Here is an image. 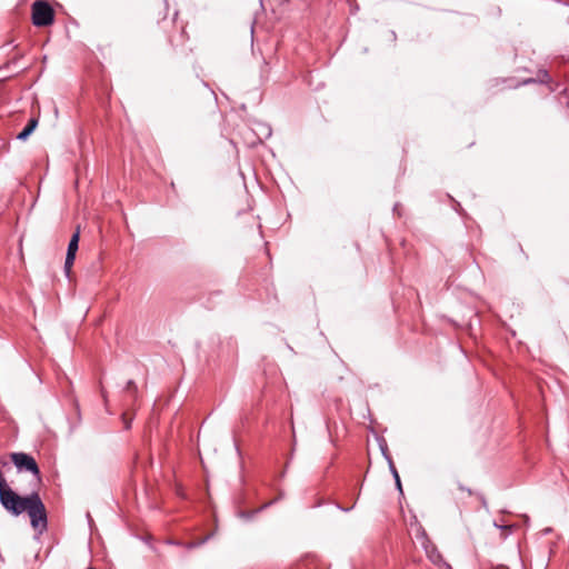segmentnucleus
I'll return each mask as SVG.
<instances>
[{"instance_id":"nucleus-3","label":"nucleus","mask_w":569,"mask_h":569,"mask_svg":"<svg viewBox=\"0 0 569 569\" xmlns=\"http://www.w3.org/2000/svg\"><path fill=\"white\" fill-rule=\"evenodd\" d=\"M38 126V120L36 118H31L26 126V128L17 136L19 140H26Z\"/></svg>"},{"instance_id":"nucleus-5","label":"nucleus","mask_w":569,"mask_h":569,"mask_svg":"<svg viewBox=\"0 0 569 569\" xmlns=\"http://www.w3.org/2000/svg\"><path fill=\"white\" fill-rule=\"evenodd\" d=\"M78 248H79V230H77L72 234V237L69 241V244H68L67 253H71V254L76 256Z\"/></svg>"},{"instance_id":"nucleus-1","label":"nucleus","mask_w":569,"mask_h":569,"mask_svg":"<svg viewBox=\"0 0 569 569\" xmlns=\"http://www.w3.org/2000/svg\"><path fill=\"white\" fill-rule=\"evenodd\" d=\"M53 9L44 1H36L32 4V23L36 27H47L53 23Z\"/></svg>"},{"instance_id":"nucleus-14","label":"nucleus","mask_w":569,"mask_h":569,"mask_svg":"<svg viewBox=\"0 0 569 569\" xmlns=\"http://www.w3.org/2000/svg\"><path fill=\"white\" fill-rule=\"evenodd\" d=\"M500 569H508V568H505V567H503V568H500Z\"/></svg>"},{"instance_id":"nucleus-6","label":"nucleus","mask_w":569,"mask_h":569,"mask_svg":"<svg viewBox=\"0 0 569 569\" xmlns=\"http://www.w3.org/2000/svg\"><path fill=\"white\" fill-rule=\"evenodd\" d=\"M124 391L134 400L138 395V387L133 380H129L126 385Z\"/></svg>"},{"instance_id":"nucleus-4","label":"nucleus","mask_w":569,"mask_h":569,"mask_svg":"<svg viewBox=\"0 0 569 569\" xmlns=\"http://www.w3.org/2000/svg\"><path fill=\"white\" fill-rule=\"evenodd\" d=\"M549 81H550V76H549L548 71L546 69H540L537 72L536 79L526 80L525 83H530V82L548 83Z\"/></svg>"},{"instance_id":"nucleus-2","label":"nucleus","mask_w":569,"mask_h":569,"mask_svg":"<svg viewBox=\"0 0 569 569\" xmlns=\"http://www.w3.org/2000/svg\"><path fill=\"white\" fill-rule=\"evenodd\" d=\"M11 460L18 469L30 471L39 479V467L31 456L23 452H14L11 455Z\"/></svg>"},{"instance_id":"nucleus-13","label":"nucleus","mask_w":569,"mask_h":569,"mask_svg":"<svg viewBox=\"0 0 569 569\" xmlns=\"http://www.w3.org/2000/svg\"><path fill=\"white\" fill-rule=\"evenodd\" d=\"M481 502H482L483 506H486V500H485L483 497H481Z\"/></svg>"},{"instance_id":"nucleus-8","label":"nucleus","mask_w":569,"mask_h":569,"mask_svg":"<svg viewBox=\"0 0 569 569\" xmlns=\"http://www.w3.org/2000/svg\"><path fill=\"white\" fill-rule=\"evenodd\" d=\"M74 259H76V256H73L71 253H67L66 260H64V272L68 277L70 276Z\"/></svg>"},{"instance_id":"nucleus-10","label":"nucleus","mask_w":569,"mask_h":569,"mask_svg":"<svg viewBox=\"0 0 569 569\" xmlns=\"http://www.w3.org/2000/svg\"><path fill=\"white\" fill-rule=\"evenodd\" d=\"M459 489H460L461 491H467V492H468V495H472V491H471L470 489H466L462 485H459Z\"/></svg>"},{"instance_id":"nucleus-7","label":"nucleus","mask_w":569,"mask_h":569,"mask_svg":"<svg viewBox=\"0 0 569 569\" xmlns=\"http://www.w3.org/2000/svg\"><path fill=\"white\" fill-rule=\"evenodd\" d=\"M74 259H76V256H73L71 253H67L66 260H64V272L68 277L70 276Z\"/></svg>"},{"instance_id":"nucleus-12","label":"nucleus","mask_w":569,"mask_h":569,"mask_svg":"<svg viewBox=\"0 0 569 569\" xmlns=\"http://www.w3.org/2000/svg\"><path fill=\"white\" fill-rule=\"evenodd\" d=\"M396 483H397V487L399 488V490H401V482H400V478H398V480H396Z\"/></svg>"},{"instance_id":"nucleus-9","label":"nucleus","mask_w":569,"mask_h":569,"mask_svg":"<svg viewBox=\"0 0 569 569\" xmlns=\"http://www.w3.org/2000/svg\"><path fill=\"white\" fill-rule=\"evenodd\" d=\"M390 468H391V471H392V476L395 477L396 480H398L399 475H398L397 469L395 468V466L392 463H390Z\"/></svg>"},{"instance_id":"nucleus-11","label":"nucleus","mask_w":569,"mask_h":569,"mask_svg":"<svg viewBox=\"0 0 569 569\" xmlns=\"http://www.w3.org/2000/svg\"><path fill=\"white\" fill-rule=\"evenodd\" d=\"M122 418H123V420H126V415L124 413H123ZM124 422H126V428L129 429L130 428V423L127 422V421H124Z\"/></svg>"}]
</instances>
